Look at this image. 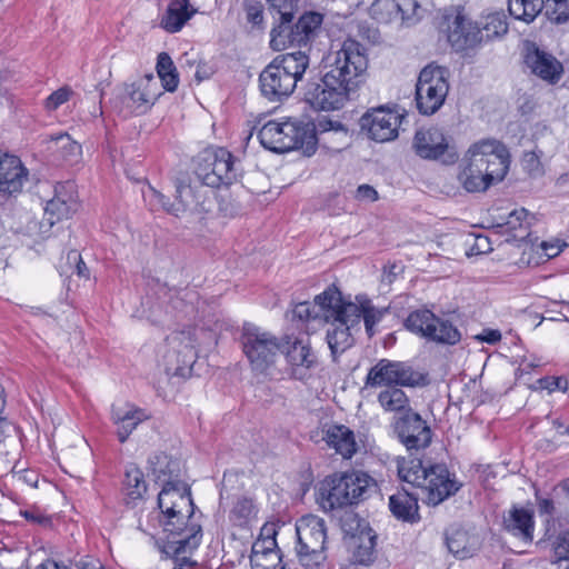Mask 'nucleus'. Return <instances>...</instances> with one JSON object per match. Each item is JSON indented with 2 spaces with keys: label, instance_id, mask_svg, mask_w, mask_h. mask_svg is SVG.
<instances>
[{
  "label": "nucleus",
  "instance_id": "f257e3e1",
  "mask_svg": "<svg viewBox=\"0 0 569 569\" xmlns=\"http://www.w3.org/2000/svg\"><path fill=\"white\" fill-rule=\"evenodd\" d=\"M367 68L363 46L353 39L345 40L339 50L325 57L321 78L307 83L305 101L317 110L342 108L359 88Z\"/></svg>",
  "mask_w": 569,
  "mask_h": 569
},
{
  "label": "nucleus",
  "instance_id": "f03ea898",
  "mask_svg": "<svg viewBox=\"0 0 569 569\" xmlns=\"http://www.w3.org/2000/svg\"><path fill=\"white\" fill-rule=\"evenodd\" d=\"M510 162V152L502 142L483 139L469 147L458 179L468 192H485L506 178Z\"/></svg>",
  "mask_w": 569,
  "mask_h": 569
},
{
  "label": "nucleus",
  "instance_id": "7ed1b4c3",
  "mask_svg": "<svg viewBox=\"0 0 569 569\" xmlns=\"http://www.w3.org/2000/svg\"><path fill=\"white\" fill-rule=\"evenodd\" d=\"M377 488V481L367 472L333 473L319 483L317 501L325 511H332L358 505L371 497Z\"/></svg>",
  "mask_w": 569,
  "mask_h": 569
},
{
  "label": "nucleus",
  "instance_id": "20e7f679",
  "mask_svg": "<svg viewBox=\"0 0 569 569\" xmlns=\"http://www.w3.org/2000/svg\"><path fill=\"white\" fill-rule=\"evenodd\" d=\"M305 51L279 54L261 71L259 87L261 94L271 102H281L295 91L309 67Z\"/></svg>",
  "mask_w": 569,
  "mask_h": 569
},
{
  "label": "nucleus",
  "instance_id": "39448f33",
  "mask_svg": "<svg viewBox=\"0 0 569 569\" xmlns=\"http://www.w3.org/2000/svg\"><path fill=\"white\" fill-rule=\"evenodd\" d=\"M322 22L323 14L317 11H305L296 21L293 11H284L270 31V47L276 51L307 47L320 34Z\"/></svg>",
  "mask_w": 569,
  "mask_h": 569
},
{
  "label": "nucleus",
  "instance_id": "423d86ee",
  "mask_svg": "<svg viewBox=\"0 0 569 569\" xmlns=\"http://www.w3.org/2000/svg\"><path fill=\"white\" fill-rule=\"evenodd\" d=\"M240 343L251 370L258 375H267L282 351L281 340L252 323L243 325Z\"/></svg>",
  "mask_w": 569,
  "mask_h": 569
},
{
  "label": "nucleus",
  "instance_id": "0eeeda50",
  "mask_svg": "<svg viewBox=\"0 0 569 569\" xmlns=\"http://www.w3.org/2000/svg\"><path fill=\"white\" fill-rule=\"evenodd\" d=\"M296 555L306 569H319L327 560L326 521L315 515L302 516L296 523Z\"/></svg>",
  "mask_w": 569,
  "mask_h": 569
},
{
  "label": "nucleus",
  "instance_id": "6e6552de",
  "mask_svg": "<svg viewBox=\"0 0 569 569\" xmlns=\"http://www.w3.org/2000/svg\"><path fill=\"white\" fill-rule=\"evenodd\" d=\"M196 176L207 187L230 186L241 176L240 162L226 148H208L198 156Z\"/></svg>",
  "mask_w": 569,
  "mask_h": 569
},
{
  "label": "nucleus",
  "instance_id": "1a4fd4ad",
  "mask_svg": "<svg viewBox=\"0 0 569 569\" xmlns=\"http://www.w3.org/2000/svg\"><path fill=\"white\" fill-rule=\"evenodd\" d=\"M199 516L177 513L173 517L161 516L160 523L163 527L164 538L159 543L163 555H174L179 550H197L202 540V527Z\"/></svg>",
  "mask_w": 569,
  "mask_h": 569
},
{
  "label": "nucleus",
  "instance_id": "9d476101",
  "mask_svg": "<svg viewBox=\"0 0 569 569\" xmlns=\"http://www.w3.org/2000/svg\"><path fill=\"white\" fill-rule=\"evenodd\" d=\"M258 139L266 149L276 152L305 148L310 153L315 152L317 144V137L308 127L290 121H268L259 130Z\"/></svg>",
  "mask_w": 569,
  "mask_h": 569
},
{
  "label": "nucleus",
  "instance_id": "9b49d317",
  "mask_svg": "<svg viewBox=\"0 0 569 569\" xmlns=\"http://www.w3.org/2000/svg\"><path fill=\"white\" fill-rule=\"evenodd\" d=\"M326 322H331L332 329L327 331V342L333 361L353 345L350 330L360 323L358 305L347 302L340 295L337 307L327 309Z\"/></svg>",
  "mask_w": 569,
  "mask_h": 569
},
{
  "label": "nucleus",
  "instance_id": "f8f14e48",
  "mask_svg": "<svg viewBox=\"0 0 569 569\" xmlns=\"http://www.w3.org/2000/svg\"><path fill=\"white\" fill-rule=\"evenodd\" d=\"M403 326L411 333L437 345L455 346L461 340V332L451 321L428 309L410 312Z\"/></svg>",
  "mask_w": 569,
  "mask_h": 569
},
{
  "label": "nucleus",
  "instance_id": "ddd939ff",
  "mask_svg": "<svg viewBox=\"0 0 569 569\" xmlns=\"http://www.w3.org/2000/svg\"><path fill=\"white\" fill-rule=\"evenodd\" d=\"M448 69L428 64L418 77L416 84V104L421 114L431 116L445 103L449 91Z\"/></svg>",
  "mask_w": 569,
  "mask_h": 569
},
{
  "label": "nucleus",
  "instance_id": "4468645a",
  "mask_svg": "<svg viewBox=\"0 0 569 569\" xmlns=\"http://www.w3.org/2000/svg\"><path fill=\"white\" fill-rule=\"evenodd\" d=\"M428 373L417 370L408 362L380 359L366 377L367 387H425Z\"/></svg>",
  "mask_w": 569,
  "mask_h": 569
},
{
  "label": "nucleus",
  "instance_id": "2eb2a0df",
  "mask_svg": "<svg viewBox=\"0 0 569 569\" xmlns=\"http://www.w3.org/2000/svg\"><path fill=\"white\" fill-rule=\"evenodd\" d=\"M203 187L204 184L201 183L199 186H192L182 181L178 182L176 186V200L171 203L164 194L149 186L146 198L152 209L160 207L176 217H180L187 212L202 213L208 211L206 207L207 196L203 191Z\"/></svg>",
  "mask_w": 569,
  "mask_h": 569
},
{
  "label": "nucleus",
  "instance_id": "dca6fc26",
  "mask_svg": "<svg viewBox=\"0 0 569 569\" xmlns=\"http://www.w3.org/2000/svg\"><path fill=\"white\" fill-rule=\"evenodd\" d=\"M157 81L147 74L131 83H124L113 99V107L124 117L147 112L157 100Z\"/></svg>",
  "mask_w": 569,
  "mask_h": 569
},
{
  "label": "nucleus",
  "instance_id": "f3484780",
  "mask_svg": "<svg viewBox=\"0 0 569 569\" xmlns=\"http://www.w3.org/2000/svg\"><path fill=\"white\" fill-rule=\"evenodd\" d=\"M393 432L407 450H423L430 446L432 431L422 417L408 409L395 418L392 422Z\"/></svg>",
  "mask_w": 569,
  "mask_h": 569
},
{
  "label": "nucleus",
  "instance_id": "a211bd4d",
  "mask_svg": "<svg viewBox=\"0 0 569 569\" xmlns=\"http://www.w3.org/2000/svg\"><path fill=\"white\" fill-rule=\"evenodd\" d=\"M439 30L456 50L471 48L479 42V28L473 26L459 8L446 9L439 22Z\"/></svg>",
  "mask_w": 569,
  "mask_h": 569
},
{
  "label": "nucleus",
  "instance_id": "6ab92c4d",
  "mask_svg": "<svg viewBox=\"0 0 569 569\" xmlns=\"http://www.w3.org/2000/svg\"><path fill=\"white\" fill-rule=\"evenodd\" d=\"M401 119L402 116L398 111L380 106L363 113L359 123L371 140L387 142L398 137Z\"/></svg>",
  "mask_w": 569,
  "mask_h": 569
},
{
  "label": "nucleus",
  "instance_id": "aec40b11",
  "mask_svg": "<svg viewBox=\"0 0 569 569\" xmlns=\"http://www.w3.org/2000/svg\"><path fill=\"white\" fill-rule=\"evenodd\" d=\"M412 148L422 159L438 160L443 163H455L458 152L451 146L445 133L438 128L419 129L416 131Z\"/></svg>",
  "mask_w": 569,
  "mask_h": 569
},
{
  "label": "nucleus",
  "instance_id": "412c9836",
  "mask_svg": "<svg viewBox=\"0 0 569 569\" xmlns=\"http://www.w3.org/2000/svg\"><path fill=\"white\" fill-rule=\"evenodd\" d=\"M172 352L167 358L166 371L168 375L186 377L196 362L197 351L192 339V331L176 332L168 338Z\"/></svg>",
  "mask_w": 569,
  "mask_h": 569
},
{
  "label": "nucleus",
  "instance_id": "4be33fe9",
  "mask_svg": "<svg viewBox=\"0 0 569 569\" xmlns=\"http://www.w3.org/2000/svg\"><path fill=\"white\" fill-rule=\"evenodd\" d=\"M161 516L173 517L177 513L193 516L196 506L190 489L181 481H167L158 495Z\"/></svg>",
  "mask_w": 569,
  "mask_h": 569
},
{
  "label": "nucleus",
  "instance_id": "5701e85b",
  "mask_svg": "<svg viewBox=\"0 0 569 569\" xmlns=\"http://www.w3.org/2000/svg\"><path fill=\"white\" fill-rule=\"evenodd\" d=\"M341 292L336 286L328 287L323 292L315 297L313 303L303 301L296 303L290 311L291 320L301 325L316 319L326 320L327 309L337 307L340 302ZM289 317V312L287 313Z\"/></svg>",
  "mask_w": 569,
  "mask_h": 569
},
{
  "label": "nucleus",
  "instance_id": "b1692460",
  "mask_svg": "<svg viewBox=\"0 0 569 569\" xmlns=\"http://www.w3.org/2000/svg\"><path fill=\"white\" fill-rule=\"evenodd\" d=\"M460 487L461 483L455 477H451L443 463L429 466L428 479L422 485V488L427 491V501L432 506H437L453 496Z\"/></svg>",
  "mask_w": 569,
  "mask_h": 569
},
{
  "label": "nucleus",
  "instance_id": "393cba45",
  "mask_svg": "<svg viewBox=\"0 0 569 569\" xmlns=\"http://www.w3.org/2000/svg\"><path fill=\"white\" fill-rule=\"evenodd\" d=\"M78 210L76 186L71 181L57 183L54 196L47 201L44 214L50 226L70 218Z\"/></svg>",
  "mask_w": 569,
  "mask_h": 569
},
{
  "label": "nucleus",
  "instance_id": "a878e982",
  "mask_svg": "<svg viewBox=\"0 0 569 569\" xmlns=\"http://www.w3.org/2000/svg\"><path fill=\"white\" fill-rule=\"evenodd\" d=\"M525 63L533 74L549 83L558 82L563 72L562 64L551 53L539 49L535 43L527 47Z\"/></svg>",
  "mask_w": 569,
  "mask_h": 569
},
{
  "label": "nucleus",
  "instance_id": "bb28decb",
  "mask_svg": "<svg viewBox=\"0 0 569 569\" xmlns=\"http://www.w3.org/2000/svg\"><path fill=\"white\" fill-rule=\"evenodd\" d=\"M28 180V169L21 160L13 154H0V192L3 194H16L21 192Z\"/></svg>",
  "mask_w": 569,
  "mask_h": 569
},
{
  "label": "nucleus",
  "instance_id": "cd10ccee",
  "mask_svg": "<svg viewBox=\"0 0 569 569\" xmlns=\"http://www.w3.org/2000/svg\"><path fill=\"white\" fill-rule=\"evenodd\" d=\"M502 528L522 542L530 543L535 531L533 512L523 507L512 506L503 516Z\"/></svg>",
  "mask_w": 569,
  "mask_h": 569
},
{
  "label": "nucleus",
  "instance_id": "c85d7f7f",
  "mask_svg": "<svg viewBox=\"0 0 569 569\" xmlns=\"http://www.w3.org/2000/svg\"><path fill=\"white\" fill-rule=\"evenodd\" d=\"M150 416L146 410L126 405L124 407H113L111 412L112 422L117 426L118 440L123 443L128 440L133 430Z\"/></svg>",
  "mask_w": 569,
  "mask_h": 569
},
{
  "label": "nucleus",
  "instance_id": "c756f323",
  "mask_svg": "<svg viewBox=\"0 0 569 569\" xmlns=\"http://www.w3.org/2000/svg\"><path fill=\"white\" fill-rule=\"evenodd\" d=\"M347 548L353 563L368 566L376 558V535L370 528H363L346 538Z\"/></svg>",
  "mask_w": 569,
  "mask_h": 569
},
{
  "label": "nucleus",
  "instance_id": "7c9ffc66",
  "mask_svg": "<svg viewBox=\"0 0 569 569\" xmlns=\"http://www.w3.org/2000/svg\"><path fill=\"white\" fill-rule=\"evenodd\" d=\"M197 11L190 0H170L161 17L160 27L169 33L179 32Z\"/></svg>",
  "mask_w": 569,
  "mask_h": 569
},
{
  "label": "nucleus",
  "instance_id": "2f4dec72",
  "mask_svg": "<svg viewBox=\"0 0 569 569\" xmlns=\"http://www.w3.org/2000/svg\"><path fill=\"white\" fill-rule=\"evenodd\" d=\"M323 439L329 447L346 459H350L357 451L355 433L343 425H332L325 431Z\"/></svg>",
  "mask_w": 569,
  "mask_h": 569
},
{
  "label": "nucleus",
  "instance_id": "473e14b6",
  "mask_svg": "<svg viewBox=\"0 0 569 569\" xmlns=\"http://www.w3.org/2000/svg\"><path fill=\"white\" fill-rule=\"evenodd\" d=\"M389 509L395 518L415 523L420 519L418 499L408 491H398L389 498Z\"/></svg>",
  "mask_w": 569,
  "mask_h": 569
},
{
  "label": "nucleus",
  "instance_id": "72a5a7b5",
  "mask_svg": "<svg viewBox=\"0 0 569 569\" xmlns=\"http://www.w3.org/2000/svg\"><path fill=\"white\" fill-rule=\"evenodd\" d=\"M281 353L286 355L288 362L292 366L310 369L317 363V357L310 346L299 339L291 340L290 337H286L282 342Z\"/></svg>",
  "mask_w": 569,
  "mask_h": 569
},
{
  "label": "nucleus",
  "instance_id": "f704fd0d",
  "mask_svg": "<svg viewBox=\"0 0 569 569\" xmlns=\"http://www.w3.org/2000/svg\"><path fill=\"white\" fill-rule=\"evenodd\" d=\"M378 402L387 412H399L401 415L411 409L408 396L398 387H387L380 391Z\"/></svg>",
  "mask_w": 569,
  "mask_h": 569
},
{
  "label": "nucleus",
  "instance_id": "c9c22d12",
  "mask_svg": "<svg viewBox=\"0 0 569 569\" xmlns=\"http://www.w3.org/2000/svg\"><path fill=\"white\" fill-rule=\"evenodd\" d=\"M148 465L150 471L163 482L173 481L171 478L178 471L179 463L164 452H157L149 457Z\"/></svg>",
  "mask_w": 569,
  "mask_h": 569
},
{
  "label": "nucleus",
  "instance_id": "e433bc0d",
  "mask_svg": "<svg viewBox=\"0 0 569 569\" xmlns=\"http://www.w3.org/2000/svg\"><path fill=\"white\" fill-rule=\"evenodd\" d=\"M479 28V42L483 40H491L499 38L507 33L508 22L507 17L502 12H492L487 14L481 21Z\"/></svg>",
  "mask_w": 569,
  "mask_h": 569
},
{
  "label": "nucleus",
  "instance_id": "4c0bfd02",
  "mask_svg": "<svg viewBox=\"0 0 569 569\" xmlns=\"http://www.w3.org/2000/svg\"><path fill=\"white\" fill-rule=\"evenodd\" d=\"M543 4V0H508V10L515 19L530 23L542 11Z\"/></svg>",
  "mask_w": 569,
  "mask_h": 569
},
{
  "label": "nucleus",
  "instance_id": "58836bf2",
  "mask_svg": "<svg viewBox=\"0 0 569 569\" xmlns=\"http://www.w3.org/2000/svg\"><path fill=\"white\" fill-rule=\"evenodd\" d=\"M123 490L131 500L142 499L147 492V482L143 472L136 466L129 465L126 468Z\"/></svg>",
  "mask_w": 569,
  "mask_h": 569
},
{
  "label": "nucleus",
  "instance_id": "ea45409f",
  "mask_svg": "<svg viewBox=\"0 0 569 569\" xmlns=\"http://www.w3.org/2000/svg\"><path fill=\"white\" fill-rule=\"evenodd\" d=\"M429 467H425L421 460L415 459L399 463L398 475L402 481H406L415 487L422 488V485L428 479Z\"/></svg>",
  "mask_w": 569,
  "mask_h": 569
},
{
  "label": "nucleus",
  "instance_id": "a19ab883",
  "mask_svg": "<svg viewBox=\"0 0 569 569\" xmlns=\"http://www.w3.org/2000/svg\"><path fill=\"white\" fill-rule=\"evenodd\" d=\"M257 507L252 499L240 497L234 502L229 512V520L233 526L246 527L257 516Z\"/></svg>",
  "mask_w": 569,
  "mask_h": 569
},
{
  "label": "nucleus",
  "instance_id": "79ce46f5",
  "mask_svg": "<svg viewBox=\"0 0 569 569\" xmlns=\"http://www.w3.org/2000/svg\"><path fill=\"white\" fill-rule=\"evenodd\" d=\"M157 72L167 91L173 92L177 90L179 77L173 61L168 53L161 52L158 56Z\"/></svg>",
  "mask_w": 569,
  "mask_h": 569
},
{
  "label": "nucleus",
  "instance_id": "37998d69",
  "mask_svg": "<svg viewBox=\"0 0 569 569\" xmlns=\"http://www.w3.org/2000/svg\"><path fill=\"white\" fill-rule=\"evenodd\" d=\"M360 319L363 318L366 331L369 337L373 336V327L389 312L390 308H376L369 300L360 302L358 306Z\"/></svg>",
  "mask_w": 569,
  "mask_h": 569
},
{
  "label": "nucleus",
  "instance_id": "c03bdc74",
  "mask_svg": "<svg viewBox=\"0 0 569 569\" xmlns=\"http://www.w3.org/2000/svg\"><path fill=\"white\" fill-rule=\"evenodd\" d=\"M446 546L450 553L465 559L472 556L471 549L467 546L468 537L465 531L457 530L451 535H446Z\"/></svg>",
  "mask_w": 569,
  "mask_h": 569
},
{
  "label": "nucleus",
  "instance_id": "a18cd8bd",
  "mask_svg": "<svg viewBox=\"0 0 569 569\" xmlns=\"http://www.w3.org/2000/svg\"><path fill=\"white\" fill-rule=\"evenodd\" d=\"M397 0H375L370 7V14L381 23H388L398 18Z\"/></svg>",
  "mask_w": 569,
  "mask_h": 569
},
{
  "label": "nucleus",
  "instance_id": "49530a36",
  "mask_svg": "<svg viewBox=\"0 0 569 569\" xmlns=\"http://www.w3.org/2000/svg\"><path fill=\"white\" fill-rule=\"evenodd\" d=\"M56 140L60 144L62 159L69 164L77 163L82 154L81 144L72 140L67 133H61Z\"/></svg>",
  "mask_w": 569,
  "mask_h": 569
},
{
  "label": "nucleus",
  "instance_id": "de8ad7c7",
  "mask_svg": "<svg viewBox=\"0 0 569 569\" xmlns=\"http://www.w3.org/2000/svg\"><path fill=\"white\" fill-rule=\"evenodd\" d=\"M528 218L529 212L526 209H516L509 213L505 226L508 231H517L518 229L522 230L523 232L521 233H515V237L523 239L529 236V233L527 232L530 226Z\"/></svg>",
  "mask_w": 569,
  "mask_h": 569
},
{
  "label": "nucleus",
  "instance_id": "09e8293b",
  "mask_svg": "<svg viewBox=\"0 0 569 569\" xmlns=\"http://www.w3.org/2000/svg\"><path fill=\"white\" fill-rule=\"evenodd\" d=\"M398 18L413 23L421 18L422 8L417 0H397Z\"/></svg>",
  "mask_w": 569,
  "mask_h": 569
},
{
  "label": "nucleus",
  "instance_id": "8fccbe9b",
  "mask_svg": "<svg viewBox=\"0 0 569 569\" xmlns=\"http://www.w3.org/2000/svg\"><path fill=\"white\" fill-rule=\"evenodd\" d=\"M546 14L552 22H567L569 20V0H548Z\"/></svg>",
  "mask_w": 569,
  "mask_h": 569
},
{
  "label": "nucleus",
  "instance_id": "3c124183",
  "mask_svg": "<svg viewBox=\"0 0 569 569\" xmlns=\"http://www.w3.org/2000/svg\"><path fill=\"white\" fill-rule=\"evenodd\" d=\"M11 421L7 416V392L4 387L0 383V445L4 443L9 437V429Z\"/></svg>",
  "mask_w": 569,
  "mask_h": 569
},
{
  "label": "nucleus",
  "instance_id": "603ef678",
  "mask_svg": "<svg viewBox=\"0 0 569 569\" xmlns=\"http://www.w3.org/2000/svg\"><path fill=\"white\" fill-rule=\"evenodd\" d=\"M521 164L531 177H539L543 173L540 157L535 151L525 152Z\"/></svg>",
  "mask_w": 569,
  "mask_h": 569
},
{
  "label": "nucleus",
  "instance_id": "864d4df0",
  "mask_svg": "<svg viewBox=\"0 0 569 569\" xmlns=\"http://www.w3.org/2000/svg\"><path fill=\"white\" fill-rule=\"evenodd\" d=\"M71 94V90L67 87L53 91L44 101V107L48 111H54L60 106L66 103Z\"/></svg>",
  "mask_w": 569,
  "mask_h": 569
},
{
  "label": "nucleus",
  "instance_id": "5fc2aeb1",
  "mask_svg": "<svg viewBox=\"0 0 569 569\" xmlns=\"http://www.w3.org/2000/svg\"><path fill=\"white\" fill-rule=\"evenodd\" d=\"M194 550H179L174 555H166L168 558L173 559L174 566L172 569H196L198 562L191 559Z\"/></svg>",
  "mask_w": 569,
  "mask_h": 569
},
{
  "label": "nucleus",
  "instance_id": "6e6d98bb",
  "mask_svg": "<svg viewBox=\"0 0 569 569\" xmlns=\"http://www.w3.org/2000/svg\"><path fill=\"white\" fill-rule=\"evenodd\" d=\"M301 127H308L315 136H316V132L323 133V132H327L330 130H335V131L343 130V126L340 122L332 121L327 118L319 119L317 121V123H313V124H310V123L301 124Z\"/></svg>",
  "mask_w": 569,
  "mask_h": 569
},
{
  "label": "nucleus",
  "instance_id": "4d7b16f0",
  "mask_svg": "<svg viewBox=\"0 0 569 569\" xmlns=\"http://www.w3.org/2000/svg\"><path fill=\"white\" fill-rule=\"evenodd\" d=\"M541 389H547L549 392L561 390L563 392L568 389V381L562 377H546L539 380Z\"/></svg>",
  "mask_w": 569,
  "mask_h": 569
},
{
  "label": "nucleus",
  "instance_id": "13d9d810",
  "mask_svg": "<svg viewBox=\"0 0 569 569\" xmlns=\"http://www.w3.org/2000/svg\"><path fill=\"white\" fill-rule=\"evenodd\" d=\"M273 547H276V540L273 538L253 543L251 561H257L259 555L278 556L277 552L273 551Z\"/></svg>",
  "mask_w": 569,
  "mask_h": 569
},
{
  "label": "nucleus",
  "instance_id": "bf43d9fd",
  "mask_svg": "<svg viewBox=\"0 0 569 569\" xmlns=\"http://www.w3.org/2000/svg\"><path fill=\"white\" fill-rule=\"evenodd\" d=\"M247 20L253 27H261L263 22V7L260 3L246 6Z\"/></svg>",
  "mask_w": 569,
  "mask_h": 569
},
{
  "label": "nucleus",
  "instance_id": "052dcab7",
  "mask_svg": "<svg viewBox=\"0 0 569 569\" xmlns=\"http://www.w3.org/2000/svg\"><path fill=\"white\" fill-rule=\"evenodd\" d=\"M555 553L559 559H569V531L557 538Z\"/></svg>",
  "mask_w": 569,
  "mask_h": 569
},
{
  "label": "nucleus",
  "instance_id": "680f3d73",
  "mask_svg": "<svg viewBox=\"0 0 569 569\" xmlns=\"http://www.w3.org/2000/svg\"><path fill=\"white\" fill-rule=\"evenodd\" d=\"M535 498L540 515L552 516L556 511L553 500L547 497H542L539 491L535 492Z\"/></svg>",
  "mask_w": 569,
  "mask_h": 569
},
{
  "label": "nucleus",
  "instance_id": "e2e57ef3",
  "mask_svg": "<svg viewBox=\"0 0 569 569\" xmlns=\"http://www.w3.org/2000/svg\"><path fill=\"white\" fill-rule=\"evenodd\" d=\"M300 0H267L270 9L274 10L279 16L284 11H293Z\"/></svg>",
  "mask_w": 569,
  "mask_h": 569
},
{
  "label": "nucleus",
  "instance_id": "0e129e2a",
  "mask_svg": "<svg viewBox=\"0 0 569 569\" xmlns=\"http://www.w3.org/2000/svg\"><path fill=\"white\" fill-rule=\"evenodd\" d=\"M356 198L360 201L373 202L378 200L379 197L377 190L369 184H361L357 189Z\"/></svg>",
  "mask_w": 569,
  "mask_h": 569
},
{
  "label": "nucleus",
  "instance_id": "69168bd1",
  "mask_svg": "<svg viewBox=\"0 0 569 569\" xmlns=\"http://www.w3.org/2000/svg\"><path fill=\"white\" fill-rule=\"evenodd\" d=\"M68 259L69 260L72 259L74 262H77L76 270H77V274L79 277H83V278H87V279L89 278V269L86 266V263L83 262L81 256L77 251H71L68 254Z\"/></svg>",
  "mask_w": 569,
  "mask_h": 569
},
{
  "label": "nucleus",
  "instance_id": "338daca9",
  "mask_svg": "<svg viewBox=\"0 0 569 569\" xmlns=\"http://www.w3.org/2000/svg\"><path fill=\"white\" fill-rule=\"evenodd\" d=\"M477 339L482 342L495 345L496 342L501 340V333L499 330L485 329L482 333L477 336Z\"/></svg>",
  "mask_w": 569,
  "mask_h": 569
},
{
  "label": "nucleus",
  "instance_id": "774afa93",
  "mask_svg": "<svg viewBox=\"0 0 569 569\" xmlns=\"http://www.w3.org/2000/svg\"><path fill=\"white\" fill-rule=\"evenodd\" d=\"M562 246L563 244H560L559 240H557L555 242H542L541 243V248L543 249L545 254L548 258L557 257L561 252Z\"/></svg>",
  "mask_w": 569,
  "mask_h": 569
}]
</instances>
